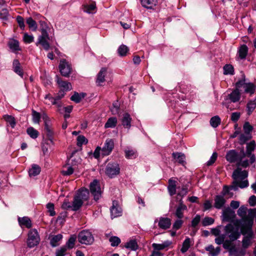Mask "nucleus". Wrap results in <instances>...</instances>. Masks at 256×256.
Returning <instances> with one entry per match:
<instances>
[{"mask_svg":"<svg viewBox=\"0 0 256 256\" xmlns=\"http://www.w3.org/2000/svg\"><path fill=\"white\" fill-rule=\"evenodd\" d=\"M50 28L45 22H40V32L41 34L38 36L36 45L40 44L44 50H48L50 48L48 40H50L52 37L49 36L48 31Z\"/></svg>","mask_w":256,"mask_h":256,"instance_id":"f257e3e1","label":"nucleus"},{"mask_svg":"<svg viewBox=\"0 0 256 256\" xmlns=\"http://www.w3.org/2000/svg\"><path fill=\"white\" fill-rule=\"evenodd\" d=\"M90 196L88 190L85 188L80 189L74 197L72 202V210L77 211L80 209L85 201L88 200Z\"/></svg>","mask_w":256,"mask_h":256,"instance_id":"f03ea898","label":"nucleus"},{"mask_svg":"<svg viewBox=\"0 0 256 256\" xmlns=\"http://www.w3.org/2000/svg\"><path fill=\"white\" fill-rule=\"evenodd\" d=\"M235 86H237L240 90L244 89V92L249 94L250 96L254 94L256 90V85L251 82H246V76L242 74V78L238 80L235 84Z\"/></svg>","mask_w":256,"mask_h":256,"instance_id":"7ed1b4c3","label":"nucleus"},{"mask_svg":"<svg viewBox=\"0 0 256 256\" xmlns=\"http://www.w3.org/2000/svg\"><path fill=\"white\" fill-rule=\"evenodd\" d=\"M43 120L44 122V130L48 138L46 140V142L48 144V142H50L52 144H53V136L54 132L52 127L50 120L48 119V116L46 114L42 116Z\"/></svg>","mask_w":256,"mask_h":256,"instance_id":"20e7f679","label":"nucleus"},{"mask_svg":"<svg viewBox=\"0 0 256 256\" xmlns=\"http://www.w3.org/2000/svg\"><path fill=\"white\" fill-rule=\"evenodd\" d=\"M78 240L82 244L90 245L94 242V238L92 232L88 230H83L78 234Z\"/></svg>","mask_w":256,"mask_h":256,"instance_id":"39448f33","label":"nucleus"},{"mask_svg":"<svg viewBox=\"0 0 256 256\" xmlns=\"http://www.w3.org/2000/svg\"><path fill=\"white\" fill-rule=\"evenodd\" d=\"M120 172L119 164L116 162L108 163L105 168V173L109 178H113Z\"/></svg>","mask_w":256,"mask_h":256,"instance_id":"423d86ee","label":"nucleus"},{"mask_svg":"<svg viewBox=\"0 0 256 256\" xmlns=\"http://www.w3.org/2000/svg\"><path fill=\"white\" fill-rule=\"evenodd\" d=\"M224 231L226 234L228 236L231 241H234L238 240L240 236L238 228H235L231 224H228L225 226Z\"/></svg>","mask_w":256,"mask_h":256,"instance_id":"0eeeda50","label":"nucleus"},{"mask_svg":"<svg viewBox=\"0 0 256 256\" xmlns=\"http://www.w3.org/2000/svg\"><path fill=\"white\" fill-rule=\"evenodd\" d=\"M90 190L94 200L97 202L102 197V194L100 182L97 180H94L90 182Z\"/></svg>","mask_w":256,"mask_h":256,"instance_id":"6e6552de","label":"nucleus"},{"mask_svg":"<svg viewBox=\"0 0 256 256\" xmlns=\"http://www.w3.org/2000/svg\"><path fill=\"white\" fill-rule=\"evenodd\" d=\"M40 240V238L37 230L36 229L30 230L27 240L28 246L30 248H34L39 244Z\"/></svg>","mask_w":256,"mask_h":256,"instance_id":"1a4fd4ad","label":"nucleus"},{"mask_svg":"<svg viewBox=\"0 0 256 256\" xmlns=\"http://www.w3.org/2000/svg\"><path fill=\"white\" fill-rule=\"evenodd\" d=\"M255 213L256 209H250L249 210L248 216L242 219L243 224L242 226V230L252 229Z\"/></svg>","mask_w":256,"mask_h":256,"instance_id":"9d476101","label":"nucleus"},{"mask_svg":"<svg viewBox=\"0 0 256 256\" xmlns=\"http://www.w3.org/2000/svg\"><path fill=\"white\" fill-rule=\"evenodd\" d=\"M58 68L62 76L66 78L69 77L72 72V67L66 60L63 59L60 60Z\"/></svg>","mask_w":256,"mask_h":256,"instance_id":"9b49d317","label":"nucleus"},{"mask_svg":"<svg viewBox=\"0 0 256 256\" xmlns=\"http://www.w3.org/2000/svg\"><path fill=\"white\" fill-rule=\"evenodd\" d=\"M114 146V141L112 139H106L104 144V146L102 148V155L103 156L110 155L112 151Z\"/></svg>","mask_w":256,"mask_h":256,"instance_id":"f8f14e48","label":"nucleus"},{"mask_svg":"<svg viewBox=\"0 0 256 256\" xmlns=\"http://www.w3.org/2000/svg\"><path fill=\"white\" fill-rule=\"evenodd\" d=\"M242 90L238 88L237 86H235V88L228 94V98L230 100L231 102H238L241 98Z\"/></svg>","mask_w":256,"mask_h":256,"instance_id":"ddd939ff","label":"nucleus"},{"mask_svg":"<svg viewBox=\"0 0 256 256\" xmlns=\"http://www.w3.org/2000/svg\"><path fill=\"white\" fill-rule=\"evenodd\" d=\"M235 216V212L229 207L225 208L222 211L223 220L228 222H232Z\"/></svg>","mask_w":256,"mask_h":256,"instance_id":"4468645a","label":"nucleus"},{"mask_svg":"<svg viewBox=\"0 0 256 256\" xmlns=\"http://www.w3.org/2000/svg\"><path fill=\"white\" fill-rule=\"evenodd\" d=\"M111 218L120 216L122 215V211L121 208L118 206V202L114 200L112 202V206L110 208Z\"/></svg>","mask_w":256,"mask_h":256,"instance_id":"2eb2a0df","label":"nucleus"},{"mask_svg":"<svg viewBox=\"0 0 256 256\" xmlns=\"http://www.w3.org/2000/svg\"><path fill=\"white\" fill-rule=\"evenodd\" d=\"M248 176V172L246 170H242V169L240 168H238L235 170L232 175V177L234 180H237L239 178L242 180L247 178Z\"/></svg>","mask_w":256,"mask_h":256,"instance_id":"dca6fc26","label":"nucleus"},{"mask_svg":"<svg viewBox=\"0 0 256 256\" xmlns=\"http://www.w3.org/2000/svg\"><path fill=\"white\" fill-rule=\"evenodd\" d=\"M56 81L60 88H62L60 90H64V92L70 90L72 89L71 84L69 82L62 80L59 76H56Z\"/></svg>","mask_w":256,"mask_h":256,"instance_id":"f3484780","label":"nucleus"},{"mask_svg":"<svg viewBox=\"0 0 256 256\" xmlns=\"http://www.w3.org/2000/svg\"><path fill=\"white\" fill-rule=\"evenodd\" d=\"M171 226V220L168 218L160 217L158 220V226L162 230H166Z\"/></svg>","mask_w":256,"mask_h":256,"instance_id":"a211bd4d","label":"nucleus"},{"mask_svg":"<svg viewBox=\"0 0 256 256\" xmlns=\"http://www.w3.org/2000/svg\"><path fill=\"white\" fill-rule=\"evenodd\" d=\"M226 158L230 163L235 162L238 159V152L234 150L228 151L226 154Z\"/></svg>","mask_w":256,"mask_h":256,"instance_id":"6ab92c4d","label":"nucleus"},{"mask_svg":"<svg viewBox=\"0 0 256 256\" xmlns=\"http://www.w3.org/2000/svg\"><path fill=\"white\" fill-rule=\"evenodd\" d=\"M226 202V200L223 196L216 195L214 198V207L216 209H221L224 207Z\"/></svg>","mask_w":256,"mask_h":256,"instance_id":"aec40b11","label":"nucleus"},{"mask_svg":"<svg viewBox=\"0 0 256 256\" xmlns=\"http://www.w3.org/2000/svg\"><path fill=\"white\" fill-rule=\"evenodd\" d=\"M132 118L130 114L127 112L123 114L122 118V124L124 128L129 130L131 127V122Z\"/></svg>","mask_w":256,"mask_h":256,"instance_id":"412c9836","label":"nucleus"},{"mask_svg":"<svg viewBox=\"0 0 256 256\" xmlns=\"http://www.w3.org/2000/svg\"><path fill=\"white\" fill-rule=\"evenodd\" d=\"M18 222L20 226L22 228L25 227L28 228H30L32 226V221L28 216H24L22 218L19 217L18 218Z\"/></svg>","mask_w":256,"mask_h":256,"instance_id":"4be33fe9","label":"nucleus"},{"mask_svg":"<svg viewBox=\"0 0 256 256\" xmlns=\"http://www.w3.org/2000/svg\"><path fill=\"white\" fill-rule=\"evenodd\" d=\"M248 186V180H244L238 182V180H234L232 186H230L231 189L236 190L238 188H244Z\"/></svg>","mask_w":256,"mask_h":256,"instance_id":"5701e85b","label":"nucleus"},{"mask_svg":"<svg viewBox=\"0 0 256 256\" xmlns=\"http://www.w3.org/2000/svg\"><path fill=\"white\" fill-rule=\"evenodd\" d=\"M187 210V206L180 202L176 208L175 215L179 219H181L184 217V212Z\"/></svg>","mask_w":256,"mask_h":256,"instance_id":"b1692460","label":"nucleus"},{"mask_svg":"<svg viewBox=\"0 0 256 256\" xmlns=\"http://www.w3.org/2000/svg\"><path fill=\"white\" fill-rule=\"evenodd\" d=\"M172 156L180 164L184 166L186 164L185 161L186 156L184 154L178 152H173Z\"/></svg>","mask_w":256,"mask_h":256,"instance_id":"393cba45","label":"nucleus"},{"mask_svg":"<svg viewBox=\"0 0 256 256\" xmlns=\"http://www.w3.org/2000/svg\"><path fill=\"white\" fill-rule=\"evenodd\" d=\"M107 69L106 68H102L97 75L96 83L98 86H101L102 84L105 81V76Z\"/></svg>","mask_w":256,"mask_h":256,"instance_id":"a878e982","label":"nucleus"},{"mask_svg":"<svg viewBox=\"0 0 256 256\" xmlns=\"http://www.w3.org/2000/svg\"><path fill=\"white\" fill-rule=\"evenodd\" d=\"M230 254L233 256H244L246 254V251L244 250H238L234 246H232L228 250Z\"/></svg>","mask_w":256,"mask_h":256,"instance_id":"bb28decb","label":"nucleus"},{"mask_svg":"<svg viewBox=\"0 0 256 256\" xmlns=\"http://www.w3.org/2000/svg\"><path fill=\"white\" fill-rule=\"evenodd\" d=\"M12 68L14 71L16 73L18 74L22 77L24 73L22 69L20 67V64L18 60L17 59H14L12 62Z\"/></svg>","mask_w":256,"mask_h":256,"instance_id":"cd10ccee","label":"nucleus"},{"mask_svg":"<svg viewBox=\"0 0 256 256\" xmlns=\"http://www.w3.org/2000/svg\"><path fill=\"white\" fill-rule=\"evenodd\" d=\"M248 48L246 44L242 45L238 48V54L240 59H244L248 53Z\"/></svg>","mask_w":256,"mask_h":256,"instance_id":"c85d7f7f","label":"nucleus"},{"mask_svg":"<svg viewBox=\"0 0 256 256\" xmlns=\"http://www.w3.org/2000/svg\"><path fill=\"white\" fill-rule=\"evenodd\" d=\"M8 46L13 52L21 50L19 46V42L16 40H10L8 42Z\"/></svg>","mask_w":256,"mask_h":256,"instance_id":"c756f323","label":"nucleus"},{"mask_svg":"<svg viewBox=\"0 0 256 256\" xmlns=\"http://www.w3.org/2000/svg\"><path fill=\"white\" fill-rule=\"evenodd\" d=\"M141 4L144 8L152 9L158 3V0H140Z\"/></svg>","mask_w":256,"mask_h":256,"instance_id":"7c9ffc66","label":"nucleus"},{"mask_svg":"<svg viewBox=\"0 0 256 256\" xmlns=\"http://www.w3.org/2000/svg\"><path fill=\"white\" fill-rule=\"evenodd\" d=\"M124 247L131 250H136L138 246L136 240H130L125 244Z\"/></svg>","mask_w":256,"mask_h":256,"instance_id":"2f4dec72","label":"nucleus"},{"mask_svg":"<svg viewBox=\"0 0 256 256\" xmlns=\"http://www.w3.org/2000/svg\"><path fill=\"white\" fill-rule=\"evenodd\" d=\"M118 123V120L116 117H110L108 118L107 122L104 124V128H114L116 126Z\"/></svg>","mask_w":256,"mask_h":256,"instance_id":"473e14b6","label":"nucleus"},{"mask_svg":"<svg viewBox=\"0 0 256 256\" xmlns=\"http://www.w3.org/2000/svg\"><path fill=\"white\" fill-rule=\"evenodd\" d=\"M40 172V168L39 166L34 164L32 165V168L28 171L30 176H35L38 175Z\"/></svg>","mask_w":256,"mask_h":256,"instance_id":"72a5a7b5","label":"nucleus"},{"mask_svg":"<svg viewBox=\"0 0 256 256\" xmlns=\"http://www.w3.org/2000/svg\"><path fill=\"white\" fill-rule=\"evenodd\" d=\"M256 107V98L254 100H249L246 105L247 113L248 115L251 114Z\"/></svg>","mask_w":256,"mask_h":256,"instance_id":"f704fd0d","label":"nucleus"},{"mask_svg":"<svg viewBox=\"0 0 256 256\" xmlns=\"http://www.w3.org/2000/svg\"><path fill=\"white\" fill-rule=\"evenodd\" d=\"M128 51V48L124 44L120 45L117 50L118 56L122 57L126 56Z\"/></svg>","mask_w":256,"mask_h":256,"instance_id":"c9c22d12","label":"nucleus"},{"mask_svg":"<svg viewBox=\"0 0 256 256\" xmlns=\"http://www.w3.org/2000/svg\"><path fill=\"white\" fill-rule=\"evenodd\" d=\"M85 95L86 94L84 93L78 94L77 92H74V94L71 96L70 100L76 103H79L82 98H84Z\"/></svg>","mask_w":256,"mask_h":256,"instance_id":"e433bc0d","label":"nucleus"},{"mask_svg":"<svg viewBox=\"0 0 256 256\" xmlns=\"http://www.w3.org/2000/svg\"><path fill=\"white\" fill-rule=\"evenodd\" d=\"M26 132L28 135L33 139L36 138L39 135V132L33 127L28 128L26 130Z\"/></svg>","mask_w":256,"mask_h":256,"instance_id":"4c0bfd02","label":"nucleus"},{"mask_svg":"<svg viewBox=\"0 0 256 256\" xmlns=\"http://www.w3.org/2000/svg\"><path fill=\"white\" fill-rule=\"evenodd\" d=\"M124 152L126 158L128 159L135 158L138 156L137 152L134 150H126Z\"/></svg>","mask_w":256,"mask_h":256,"instance_id":"58836bf2","label":"nucleus"},{"mask_svg":"<svg viewBox=\"0 0 256 256\" xmlns=\"http://www.w3.org/2000/svg\"><path fill=\"white\" fill-rule=\"evenodd\" d=\"M224 74L225 75L230 74L233 75L234 74V68L232 64H226L224 68Z\"/></svg>","mask_w":256,"mask_h":256,"instance_id":"ea45409f","label":"nucleus"},{"mask_svg":"<svg viewBox=\"0 0 256 256\" xmlns=\"http://www.w3.org/2000/svg\"><path fill=\"white\" fill-rule=\"evenodd\" d=\"M96 9V4L95 3H92L90 4H86L83 6V10L84 12L90 14Z\"/></svg>","mask_w":256,"mask_h":256,"instance_id":"a19ab883","label":"nucleus"},{"mask_svg":"<svg viewBox=\"0 0 256 256\" xmlns=\"http://www.w3.org/2000/svg\"><path fill=\"white\" fill-rule=\"evenodd\" d=\"M220 122L221 120L218 116L212 117L210 120V124L214 128H217L220 124Z\"/></svg>","mask_w":256,"mask_h":256,"instance_id":"79ce46f5","label":"nucleus"},{"mask_svg":"<svg viewBox=\"0 0 256 256\" xmlns=\"http://www.w3.org/2000/svg\"><path fill=\"white\" fill-rule=\"evenodd\" d=\"M26 24H28L29 28L32 29L33 31L36 30L38 28L36 22L31 17L26 19Z\"/></svg>","mask_w":256,"mask_h":256,"instance_id":"37998d69","label":"nucleus"},{"mask_svg":"<svg viewBox=\"0 0 256 256\" xmlns=\"http://www.w3.org/2000/svg\"><path fill=\"white\" fill-rule=\"evenodd\" d=\"M4 119L8 122L12 128H14L16 124L14 118L8 114L4 116Z\"/></svg>","mask_w":256,"mask_h":256,"instance_id":"c03bdc74","label":"nucleus"},{"mask_svg":"<svg viewBox=\"0 0 256 256\" xmlns=\"http://www.w3.org/2000/svg\"><path fill=\"white\" fill-rule=\"evenodd\" d=\"M76 236L75 234L72 235L69 238L68 241L66 243V246L69 249L72 248L75 244V242Z\"/></svg>","mask_w":256,"mask_h":256,"instance_id":"a18cd8bd","label":"nucleus"},{"mask_svg":"<svg viewBox=\"0 0 256 256\" xmlns=\"http://www.w3.org/2000/svg\"><path fill=\"white\" fill-rule=\"evenodd\" d=\"M64 168L66 170H64L62 171V174L64 176H70L73 174L74 168H72V166L70 164H68L67 165L64 166Z\"/></svg>","mask_w":256,"mask_h":256,"instance_id":"49530a36","label":"nucleus"},{"mask_svg":"<svg viewBox=\"0 0 256 256\" xmlns=\"http://www.w3.org/2000/svg\"><path fill=\"white\" fill-rule=\"evenodd\" d=\"M170 242H164L162 244H153L152 246L155 250H164L170 244Z\"/></svg>","mask_w":256,"mask_h":256,"instance_id":"de8ad7c7","label":"nucleus"},{"mask_svg":"<svg viewBox=\"0 0 256 256\" xmlns=\"http://www.w3.org/2000/svg\"><path fill=\"white\" fill-rule=\"evenodd\" d=\"M256 146V143L254 140L251 141L246 145V153L248 156H251L252 152L254 150Z\"/></svg>","mask_w":256,"mask_h":256,"instance_id":"09e8293b","label":"nucleus"},{"mask_svg":"<svg viewBox=\"0 0 256 256\" xmlns=\"http://www.w3.org/2000/svg\"><path fill=\"white\" fill-rule=\"evenodd\" d=\"M190 240L189 238H187L184 241L182 248H181V252L182 253L186 252L190 247Z\"/></svg>","mask_w":256,"mask_h":256,"instance_id":"8fccbe9b","label":"nucleus"},{"mask_svg":"<svg viewBox=\"0 0 256 256\" xmlns=\"http://www.w3.org/2000/svg\"><path fill=\"white\" fill-rule=\"evenodd\" d=\"M242 248L241 250H246L252 244V240L246 237H244L242 240Z\"/></svg>","mask_w":256,"mask_h":256,"instance_id":"3c124183","label":"nucleus"},{"mask_svg":"<svg viewBox=\"0 0 256 256\" xmlns=\"http://www.w3.org/2000/svg\"><path fill=\"white\" fill-rule=\"evenodd\" d=\"M62 238V236L60 234H58L54 236L50 240V244L52 246H56L58 245V242L60 241Z\"/></svg>","mask_w":256,"mask_h":256,"instance_id":"603ef678","label":"nucleus"},{"mask_svg":"<svg viewBox=\"0 0 256 256\" xmlns=\"http://www.w3.org/2000/svg\"><path fill=\"white\" fill-rule=\"evenodd\" d=\"M248 208L246 206H241L238 210V214L242 218V219L245 217H247L246 216Z\"/></svg>","mask_w":256,"mask_h":256,"instance_id":"864d4df0","label":"nucleus"},{"mask_svg":"<svg viewBox=\"0 0 256 256\" xmlns=\"http://www.w3.org/2000/svg\"><path fill=\"white\" fill-rule=\"evenodd\" d=\"M109 241L112 246H116L120 243V239L116 236H111L109 238Z\"/></svg>","mask_w":256,"mask_h":256,"instance_id":"5fc2aeb1","label":"nucleus"},{"mask_svg":"<svg viewBox=\"0 0 256 256\" xmlns=\"http://www.w3.org/2000/svg\"><path fill=\"white\" fill-rule=\"evenodd\" d=\"M252 138L251 134H241L240 136V144H244L246 143L247 141L250 140Z\"/></svg>","mask_w":256,"mask_h":256,"instance_id":"6e6d98bb","label":"nucleus"},{"mask_svg":"<svg viewBox=\"0 0 256 256\" xmlns=\"http://www.w3.org/2000/svg\"><path fill=\"white\" fill-rule=\"evenodd\" d=\"M32 121L35 124H39L40 119V114L34 110H32Z\"/></svg>","mask_w":256,"mask_h":256,"instance_id":"4d7b16f0","label":"nucleus"},{"mask_svg":"<svg viewBox=\"0 0 256 256\" xmlns=\"http://www.w3.org/2000/svg\"><path fill=\"white\" fill-rule=\"evenodd\" d=\"M77 146H80L83 144L88 143V140L86 137L82 135L78 136L77 138Z\"/></svg>","mask_w":256,"mask_h":256,"instance_id":"13d9d810","label":"nucleus"},{"mask_svg":"<svg viewBox=\"0 0 256 256\" xmlns=\"http://www.w3.org/2000/svg\"><path fill=\"white\" fill-rule=\"evenodd\" d=\"M214 219L210 217H205L202 221V224L204 226H208L214 224Z\"/></svg>","mask_w":256,"mask_h":256,"instance_id":"bf43d9fd","label":"nucleus"},{"mask_svg":"<svg viewBox=\"0 0 256 256\" xmlns=\"http://www.w3.org/2000/svg\"><path fill=\"white\" fill-rule=\"evenodd\" d=\"M243 128L245 134H250V132L252 130L253 127L248 122H246L244 124Z\"/></svg>","mask_w":256,"mask_h":256,"instance_id":"052dcab7","label":"nucleus"},{"mask_svg":"<svg viewBox=\"0 0 256 256\" xmlns=\"http://www.w3.org/2000/svg\"><path fill=\"white\" fill-rule=\"evenodd\" d=\"M242 234L243 235L247 234V236H244V237L249 238L250 240H252L253 238L254 233L252 229L242 230Z\"/></svg>","mask_w":256,"mask_h":256,"instance_id":"680f3d73","label":"nucleus"},{"mask_svg":"<svg viewBox=\"0 0 256 256\" xmlns=\"http://www.w3.org/2000/svg\"><path fill=\"white\" fill-rule=\"evenodd\" d=\"M120 106L118 102H114L112 104V106L110 108V111L112 114H116L118 113Z\"/></svg>","mask_w":256,"mask_h":256,"instance_id":"e2e57ef3","label":"nucleus"},{"mask_svg":"<svg viewBox=\"0 0 256 256\" xmlns=\"http://www.w3.org/2000/svg\"><path fill=\"white\" fill-rule=\"evenodd\" d=\"M23 40L25 43L30 44L34 42V37L32 35H29L27 33L24 34Z\"/></svg>","mask_w":256,"mask_h":256,"instance_id":"0e129e2a","label":"nucleus"},{"mask_svg":"<svg viewBox=\"0 0 256 256\" xmlns=\"http://www.w3.org/2000/svg\"><path fill=\"white\" fill-rule=\"evenodd\" d=\"M46 207L48 210V212L50 213V216H54L56 214V212L54 209V204L52 202H48Z\"/></svg>","mask_w":256,"mask_h":256,"instance_id":"69168bd1","label":"nucleus"},{"mask_svg":"<svg viewBox=\"0 0 256 256\" xmlns=\"http://www.w3.org/2000/svg\"><path fill=\"white\" fill-rule=\"evenodd\" d=\"M200 216L198 214H196V216L192 220L191 226L192 228H196L200 223Z\"/></svg>","mask_w":256,"mask_h":256,"instance_id":"338daca9","label":"nucleus"},{"mask_svg":"<svg viewBox=\"0 0 256 256\" xmlns=\"http://www.w3.org/2000/svg\"><path fill=\"white\" fill-rule=\"evenodd\" d=\"M67 250L66 246H63L58 250L56 252V256H64Z\"/></svg>","mask_w":256,"mask_h":256,"instance_id":"774afa93","label":"nucleus"}]
</instances>
